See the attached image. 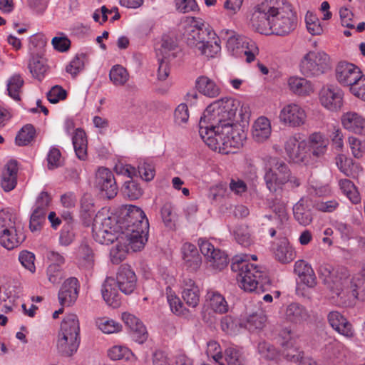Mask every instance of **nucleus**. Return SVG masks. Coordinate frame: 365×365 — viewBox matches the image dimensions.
I'll list each match as a JSON object with an SVG mask.
<instances>
[{
  "mask_svg": "<svg viewBox=\"0 0 365 365\" xmlns=\"http://www.w3.org/2000/svg\"><path fill=\"white\" fill-rule=\"evenodd\" d=\"M251 24L264 35L286 36L297 25V16L287 0H264L258 4L251 17Z\"/></svg>",
  "mask_w": 365,
  "mask_h": 365,
  "instance_id": "1",
  "label": "nucleus"
},
{
  "mask_svg": "<svg viewBox=\"0 0 365 365\" xmlns=\"http://www.w3.org/2000/svg\"><path fill=\"white\" fill-rule=\"evenodd\" d=\"M199 134L210 149L226 154L233 152L232 148H239L242 146L246 139V133L242 125H237L236 128L227 134L225 128L217 125L211 128L203 120L199 122Z\"/></svg>",
  "mask_w": 365,
  "mask_h": 365,
  "instance_id": "2",
  "label": "nucleus"
},
{
  "mask_svg": "<svg viewBox=\"0 0 365 365\" xmlns=\"http://www.w3.org/2000/svg\"><path fill=\"white\" fill-rule=\"evenodd\" d=\"M231 269L237 272L239 286L246 292L263 293L270 287V281L262 267L249 263L240 256L232 259Z\"/></svg>",
  "mask_w": 365,
  "mask_h": 365,
  "instance_id": "3",
  "label": "nucleus"
},
{
  "mask_svg": "<svg viewBox=\"0 0 365 365\" xmlns=\"http://www.w3.org/2000/svg\"><path fill=\"white\" fill-rule=\"evenodd\" d=\"M240 106V102L232 98H224L210 103L203 113L200 120L211 128L218 127L225 128L227 134L230 131L241 125L236 120V113Z\"/></svg>",
  "mask_w": 365,
  "mask_h": 365,
  "instance_id": "4",
  "label": "nucleus"
},
{
  "mask_svg": "<svg viewBox=\"0 0 365 365\" xmlns=\"http://www.w3.org/2000/svg\"><path fill=\"white\" fill-rule=\"evenodd\" d=\"M80 344V326L76 314H67L63 319L58 334L56 349L63 356H71Z\"/></svg>",
  "mask_w": 365,
  "mask_h": 365,
  "instance_id": "5",
  "label": "nucleus"
},
{
  "mask_svg": "<svg viewBox=\"0 0 365 365\" xmlns=\"http://www.w3.org/2000/svg\"><path fill=\"white\" fill-rule=\"evenodd\" d=\"M290 177L288 165L282 160L269 158L264 168V179L270 192H275L287 183Z\"/></svg>",
  "mask_w": 365,
  "mask_h": 365,
  "instance_id": "6",
  "label": "nucleus"
},
{
  "mask_svg": "<svg viewBox=\"0 0 365 365\" xmlns=\"http://www.w3.org/2000/svg\"><path fill=\"white\" fill-rule=\"evenodd\" d=\"M299 69L305 77H318L330 69L329 57L324 51H309L301 59Z\"/></svg>",
  "mask_w": 365,
  "mask_h": 365,
  "instance_id": "7",
  "label": "nucleus"
},
{
  "mask_svg": "<svg viewBox=\"0 0 365 365\" xmlns=\"http://www.w3.org/2000/svg\"><path fill=\"white\" fill-rule=\"evenodd\" d=\"M230 34L227 40V49L235 57L246 56V61L251 63L259 53L256 43L250 38L236 34L233 31H227Z\"/></svg>",
  "mask_w": 365,
  "mask_h": 365,
  "instance_id": "8",
  "label": "nucleus"
},
{
  "mask_svg": "<svg viewBox=\"0 0 365 365\" xmlns=\"http://www.w3.org/2000/svg\"><path fill=\"white\" fill-rule=\"evenodd\" d=\"M186 29V41L187 45L197 51L202 48L205 41L216 36L211 29L205 27L202 19L192 16H187L183 21Z\"/></svg>",
  "mask_w": 365,
  "mask_h": 365,
  "instance_id": "9",
  "label": "nucleus"
},
{
  "mask_svg": "<svg viewBox=\"0 0 365 365\" xmlns=\"http://www.w3.org/2000/svg\"><path fill=\"white\" fill-rule=\"evenodd\" d=\"M121 227V232L132 230H140L143 233L149 230L148 220L144 212L138 207L125 205L120 210L118 215Z\"/></svg>",
  "mask_w": 365,
  "mask_h": 365,
  "instance_id": "10",
  "label": "nucleus"
},
{
  "mask_svg": "<svg viewBox=\"0 0 365 365\" xmlns=\"http://www.w3.org/2000/svg\"><path fill=\"white\" fill-rule=\"evenodd\" d=\"M24 240L23 233H19L9 214L0 212V244L7 250L17 247Z\"/></svg>",
  "mask_w": 365,
  "mask_h": 365,
  "instance_id": "11",
  "label": "nucleus"
},
{
  "mask_svg": "<svg viewBox=\"0 0 365 365\" xmlns=\"http://www.w3.org/2000/svg\"><path fill=\"white\" fill-rule=\"evenodd\" d=\"M350 274L346 269V274H339L334 282L337 284V287H327L332 293L340 297L342 300L341 303L346 305L347 301L351 302L357 298V289L360 288V283H356V277L350 279Z\"/></svg>",
  "mask_w": 365,
  "mask_h": 365,
  "instance_id": "12",
  "label": "nucleus"
},
{
  "mask_svg": "<svg viewBox=\"0 0 365 365\" xmlns=\"http://www.w3.org/2000/svg\"><path fill=\"white\" fill-rule=\"evenodd\" d=\"M273 211V215H265L262 222V232L268 234L271 237H275L277 233H279V236L281 235L288 220L284 205H274Z\"/></svg>",
  "mask_w": 365,
  "mask_h": 365,
  "instance_id": "13",
  "label": "nucleus"
},
{
  "mask_svg": "<svg viewBox=\"0 0 365 365\" xmlns=\"http://www.w3.org/2000/svg\"><path fill=\"white\" fill-rule=\"evenodd\" d=\"M364 76L360 68L353 63L340 62L336 68L337 81L341 86L349 87L351 93L354 86L356 87Z\"/></svg>",
  "mask_w": 365,
  "mask_h": 365,
  "instance_id": "14",
  "label": "nucleus"
},
{
  "mask_svg": "<svg viewBox=\"0 0 365 365\" xmlns=\"http://www.w3.org/2000/svg\"><path fill=\"white\" fill-rule=\"evenodd\" d=\"M198 245L201 253L206 257L213 269L222 270L228 264V257L225 252L215 248L208 240L200 238Z\"/></svg>",
  "mask_w": 365,
  "mask_h": 365,
  "instance_id": "15",
  "label": "nucleus"
},
{
  "mask_svg": "<svg viewBox=\"0 0 365 365\" xmlns=\"http://www.w3.org/2000/svg\"><path fill=\"white\" fill-rule=\"evenodd\" d=\"M279 118L282 124L291 128H298L305 124L307 113L300 105L290 103L281 109Z\"/></svg>",
  "mask_w": 365,
  "mask_h": 365,
  "instance_id": "16",
  "label": "nucleus"
},
{
  "mask_svg": "<svg viewBox=\"0 0 365 365\" xmlns=\"http://www.w3.org/2000/svg\"><path fill=\"white\" fill-rule=\"evenodd\" d=\"M284 149L289 158L295 163L309 164L310 154L307 152L305 140L299 142L295 136H290L284 144Z\"/></svg>",
  "mask_w": 365,
  "mask_h": 365,
  "instance_id": "17",
  "label": "nucleus"
},
{
  "mask_svg": "<svg viewBox=\"0 0 365 365\" xmlns=\"http://www.w3.org/2000/svg\"><path fill=\"white\" fill-rule=\"evenodd\" d=\"M95 186L108 199L116 196L118 190L113 173L106 168H100L97 170Z\"/></svg>",
  "mask_w": 365,
  "mask_h": 365,
  "instance_id": "18",
  "label": "nucleus"
},
{
  "mask_svg": "<svg viewBox=\"0 0 365 365\" xmlns=\"http://www.w3.org/2000/svg\"><path fill=\"white\" fill-rule=\"evenodd\" d=\"M343 91L336 86H328L323 87L319 93V101L322 106L331 112H337L343 106Z\"/></svg>",
  "mask_w": 365,
  "mask_h": 365,
  "instance_id": "19",
  "label": "nucleus"
},
{
  "mask_svg": "<svg viewBox=\"0 0 365 365\" xmlns=\"http://www.w3.org/2000/svg\"><path fill=\"white\" fill-rule=\"evenodd\" d=\"M282 235L283 231L281 235H278L277 241L272 242V252L276 260L282 264H288L294 259L296 252L288 239L282 237Z\"/></svg>",
  "mask_w": 365,
  "mask_h": 365,
  "instance_id": "20",
  "label": "nucleus"
},
{
  "mask_svg": "<svg viewBox=\"0 0 365 365\" xmlns=\"http://www.w3.org/2000/svg\"><path fill=\"white\" fill-rule=\"evenodd\" d=\"M115 280L118 289L125 294H131L135 289L136 275L128 264H122L118 268Z\"/></svg>",
  "mask_w": 365,
  "mask_h": 365,
  "instance_id": "21",
  "label": "nucleus"
},
{
  "mask_svg": "<svg viewBox=\"0 0 365 365\" xmlns=\"http://www.w3.org/2000/svg\"><path fill=\"white\" fill-rule=\"evenodd\" d=\"M78 281L75 277L67 279L58 292V301L62 307H69L77 299L78 295Z\"/></svg>",
  "mask_w": 365,
  "mask_h": 365,
  "instance_id": "22",
  "label": "nucleus"
},
{
  "mask_svg": "<svg viewBox=\"0 0 365 365\" xmlns=\"http://www.w3.org/2000/svg\"><path fill=\"white\" fill-rule=\"evenodd\" d=\"M284 318L288 322L301 325L309 320L310 314L304 306L299 303L292 302L286 307Z\"/></svg>",
  "mask_w": 365,
  "mask_h": 365,
  "instance_id": "23",
  "label": "nucleus"
},
{
  "mask_svg": "<svg viewBox=\"0 0 365 365\" xmlns=\"http://www.w3.org/2000/svg\"><path fill=\"white\" fill-rule=\"evenodd\" d=\"M122 319L125 325L130 329L133 338L139 344H143L148 338V332L142 322L135 316L124 312Z\"/></svg>",
  "mask_w": 365,
  "mask_h": 365,
  "instance_id": "24",
  "label": "nucleus"
},
{
  "mask_svg": "<svg viewBox=\"0 0 365 365\" xmlns=\"http://www.w3.org/2000/svg\"><path fill=\"white\" fill-rule=\"evenodd\" d=\"M330 326L340 334L351 338L354 331L351 324L339 312H330L327 316Z\"/></svg>",
  "mask_w": 365,
  "mask_h": 365,
  "instance_id": "25",
  "label": "nucleus"
},
{
  "mask_svg": "<svg viewBox=\"0 0 365 365\" xmlns=\"http://www.w3.org/2000/svg\"><path fill=\"white\" fill-rule=\"evenodd\" d=\"M306 142L310 155L315 158L323 157L327 151L329 140L319 132L312 133Z\"/></svg>",
  "mask_w": 365,
  "mask_h": 365,
  "instance_id": "26",
  "label": "nucleus"
},
{
  "mask_svg": "<svg viewBox=\"0 0 365 365\" xmlns=\"http://www.w3.org/2000/svg\"><path fill=\"white\" fill-rule=\"evenodd\" d=\"M117 287L114 278L107 277L101 289L103 299L108 305L113 308L118 307L121 303L120 295L119 294Z\"/></svg>",
  "mask_w": 365,
  "mask_h": 365,
  "instance_id": "27",
  "label": "nucleus"
},
{
  "mask_svg": "<svg viewBox=\"0 0 365 365\" xmlns=\"http://www.w3.org/2000/svg\"><path fill=\"white\" fill-rule=\"evenodd\" d=\"M343 127L351 132L365 133V118L356 112H346L341 115Z\"/></svg>",
  "mask_w": 365,
  "mask_h": 365,
  "instance_id": "28",
  "label": "nucleus"
},
{
  "mask_svg": "<svg viewBox=\"0 0 365 365\" xmlns=\"http://www.w3.org/2000/svg\"><path fill=\"white\" fill-rule=\"evenodd\" d=\"M181 251L187 269L191 272L197 271L201 265V257L196 246L190 242H185Z\"/></svg>",
  "mask_w": 365,
  "mask_h": 365,
  "instance_id": "29",
  "label": "nucleus"
},
{
  "mask_svg": "<svg viewBox=\"0 0 365 365\" xmlns=\"http://www.w3.org/2000/svg\"><path fill=\"white\" fill-rule=\"evenodd\" d=\"M312 203L308 199L301 198L293 207L294 219L302 225H309L313 220Z\"/></svg>",
  "mask_w": 365,
  "mask_h": 365,
  "instance_id": "30",
  "label": "nucleus"
},
{
  "mask_svg": "<svg viewBox=\"0 0 365 365\" xmlns=\"http://www.w3.org/2000/svg\"><path fill=\"white\" fill-rule=\"evenodd\" d=\"M182 297L191 307L197 306L200 302V290L195 282L189 277H184L182 281Z\"/></svg>",
  "mask_w": 365,
  "mask_h": 365,
  "instance_id": "31",
  "label": "nucleus"
},
{
  "mask_svg": "<svg viewBox=\"0 0 365 365\" xmlns=\"http://www.w3.org/2000/svg\"><path fill=\"white\" fill-rule=\"evenodd\" d=\"M318 274L327 287H337L334 279L337 278L339 274H346V268L343 267L334 268L331 264H323L319 266Z\"/></svg>",
  "mask_w": 365,
  "mask_h": 365,
  "instance_id": "32",
  "label": "nucleus"
},
{
  "mask_svg": "<svg viewBox=\"0 0 365 365\" xmlns=\"http://www.w3.org/2000/svg\"><path fill=\"white\" fill-rule=\"evenodd\" d=\"M294 271L301 282L308 287L317 285V277L312 267L304 260H298L294 264Z\"/></svg>",
  "mask_w": 365,
  "mask_h": 365,
  "instance_id": "33",
  "label": "nucleus"
},
{
  "mask_svg": "<svg viewBox=\"0 0 365 365\" xmlns=\"http://www.w3.org/2000/svg\"><path fill=\"white\" fill-rule=\"evenodd\" d=\"M92 245V243L83 240L78 250L79 265L86 269H92L95 264L96 255Z\"/></svg>",
  "mask_w": 365,
  "mask_h": 365,
  "instance_id": "34",
  "label": "nucleus"
},
{
  "mask_svg": "<svg viewBox=\"0 0 365 365\" xmlns=\"http://www.w3.org/2000/svg\"><path fill=\"white\" fill-rule=\"evenodd\" d=\"M148 231L149 230H147L146 232L143 233L140 230H132L122 232L125 235L128 250L133 252L141 250L148 240Z\"/></svg>",
  "mask_w": 365,
  "mask_h": 365,
  "instance_id": "35",
  "label": "nucleus"
},
{
  "mask_svg": "<svg viewBox=\"0 0 365 365\" xmlns=\"http://www.w3.org/2000/svg\"><path fill=\"white\" fill-rule=\"evenodd\" d=\"M272 133L269 119L262 116L258 118L252 125V137L255 141L263 142L268 139Z\"/></svg>",
  "mask_w": 365,
  "mask_h": 365,
  "instance_id": "36",
  "label": "nucleus"
},
{
  "mask_svg": "<svg viewBox=\"0 0 365 365\" xmlns=\"http://www.w3.org/2000/svg\"><path fill=\"white\" fill-rule=\"evenodd\" d=\"M28 68L32 76L39 81L44 78L48 69L46 58L38 54L31 56Z\"/></svg>",
  "mask_w": 365,
  "mask_h": 365,
  "instance_id": "37",
  "label": "nucleus"
},
{
  "mask_svg": "<svg viewBox=\"0 0 365 365\" xmlns=\"http://www.w3.org/2000/svg\"><path fill=\"white\" fill-rule=\"evenodd\" d=\"M17 168L14 162H9L5 166L1 176V186L5 192H9L16 185Z\"/></svg>",
  "mask_w": 365,
  "mask_h": 365,
  "instance_id": "38",
  "label": "nucleus"
},
{
  "mask_svg": "<svg viewBox=\"0 0 365 365\" xmlns=\"http://www.w3.org/2000/svg\"><path fill=\"white\" fill-rule=\"evenodd\" d=\"M288 86L293 93L299 96H307L314 91L312 83L302 77H290L288 79Z\"/></svg>",
  "mask_w": 365,
  "mask_h": 365,
  "instance_id": "39",
  "label": "nucleus"
},
{
  "mask_svg": "<svg viewBox=\"0 0 365 365\" xmlns=\"http://www.w3.org/2000/svg\"><path fill=\"white\" fill-rule=\"evenodd\" d=\"M196 86L200 93L210 98H215L220 93V86L207 76L199 77L196 81Z\"/></svg>",
  "mask_w": 365,
  "mask_h": 365,
  "instance_id": "40",
  "label": "nucleus"
},
{
  "mask_svg": "<svg viewBox=\"0 0 365 365\" xmlns=\"http://www.w3.org/2000/svg\"><path fill=\"white\" fill-rule=\"evenodd\" d=\"M93 222L96 224H100V227H102V230H106L113 235H115L116 233L121 232L118 216L115 215L103 217V215L98 214L94 218Z\"/></svg>",
  "mask_w": 365,
  "mask_h": 365,
  "instance_id": "41",
  "label": "nucleus"
},
{
  "mask_svg": "<svg viewBox=\"0 0 365 365\" xmlns=\"http://www.w3.org/2000/svg\"><path fill=\"white\" fill-rule=\"evenodd\" d=\"M72 142L76 156L81 160L87 158V139L86 133L81 128L76 130Z\"/></svg>",
  "mask_w": 365,
  "mask_h": 365,
  "instance_id": "42",
  "label": "nucleus"
},
{
  "mask_svg": "<svg viewBox=\"0 0 365 365\" xmlns=\"http://www.w3.org/2000/svg\"><path fill=\"white\" fill-rule=\"evenodd\" d=\"M336 165L340 170L346 176L356 178L362 170L361 167L354 163L352 159L346 158L344 155H339L336 158Z\"/></svg>",
  "mask_w": 365,
  "mask_h": 365,
  "instance_id": "43",
  "label": "nucleus"
},
{
  "mask_svg": "<svg viewBox=\"0 0 365 365\" xmlns=\"http://www.w3.org/2000/svg\"><path fill=\"white\" fill-rule=\"evenodd\" d=\"M207 300L209 302L210 307L215 312L220 314L225 313L228 311V304L225 297L218 292L209 290L206 295Z\"/></svg>",
  "mask_w": 365,
  "mask_h": 365,
  "instance_id": "44",
  "label": "nucleus"
},
{
  "mask_svg": "<svg viewBox=\"0 0 365 365\" xmlns=\"http://www.w3.org/2000/svg\"><path fill=\"white\" fill-rule=\"evenodd\" d=\"M221 50L220 40L219 38L211 36V38L205 41L202 48H199V53L207 58L215 57Z\"/></svg>",
  "mask_w": 365,
  "mask_h": 365,
  "instance_id": "45",
  "label": "nucleus"
},
{
  "mask_svg": "<svg viewBox=\"0 0 365 365\" xmlns=\"http://www.w3.org/2000/svg\"><path fill=\"white\" fill-rule=\"evenodd\" d=\"M339 185L342 192L354 204L360 202L359 193L354 184L348 179H341Z\"/></svg>",
  "mask_w": 365,
  "mask_h": 365,
  "instance_id": "46",
  "label": "nucleus"
},
{
  "mask_svg": "<svg viewBox=\"0 0 365 365\" xmlns=\"http://www.w3.org/2000/svg\"><path fill=\"white\" fill-rule=\"evenodd\" d=\"M109 77L115 86H121L128 81L129 74L125 68L120 65H115L110 69Z\"/></svg>",
  "mask_w": 365,
  "mask_h": 365,
  "instance_id": "47",
  "label": "nucleus"
},
{
  "mask_svg": "<svg viewBox=\"0 0 365 365\" xmlns=\"http://www.w3.org/2000/svg\"><path fill=\"white\" fill-rule=\"evenodd\" d=\"M92 232L94 240L100 244L108 245L113 242L117 238L116 235L110 234V232L106 230H102L100 224H96L94 222L93 223Z\"/></svg>",
  "mask_w": 365,
  "mask_h": 365,
  "instance_id": "48",
  "label": "nucleus"
},
{
  "mask_svg": "<svg viewBox=\"0 0 365 365\" xmlns=\"http://www.w3.org/2000/svg\"><path fill=\"white\" fill-rule=\"evenodd\" d=\"M96 210L93 198L89 194H85L81 200L80 213L81 217L85 220H90L95 214Z\"/></svg>",
  "mask_w": 365,
  "mask_h": 365,
  "instance_id": "49",
  "label": "nucleus"
},
{
  "mask_svg": "<svg viewBox=\"0 0 365 365\" xmlns=\"http://www.w3.org/2000/svg\"><path fill=\"white\" fill-rule=\"evenodd\" d=\"M96 324L101 331L107 334L119 332L122 327L118 322L106 317L97 319Z\"/></svg>",
  "mask_w": 365,
  "mask_h": 365,
  "instance_id": "50",
  "label": "nucleus"
},
{
  "mask_svg": "<svg viewBox=\"0 0 365 365\" xmlns=\"http://www.w3.org/2000/svg\"><path fill=\"white\" fill-rule=\"evenodd\" d=\"M123 192L125 197L133 200H137L142 196L143 190L140 186L139 183L130 180L124 183L123 186Z\"/></svg>",
  "mask_w": 365,
  "mask_h": 365,
  "instance_id": "51",
  "label": "nucleus"
},
{
  "mask_svg": "<svg viewBox=\"0 0 365 365\" xmlns=\"http://www.w3.org/2000/svg\"><path fill=\"white\" fill-rule=\"evenodd\" d=\"M282 355L291 361H299V359H302V356L299 349L294 346L292 340H287L282 343Z\"/></svg>",
  "mask_w": 365,
  "mask_h": 365,
  "instance_id": "52",
  "label": "nucleus"
},
{
  "mask_svg": "<svg viewBox=\"0 0 365 365\" xmlns=\"http://www.w3.org/2000/svg\"><path fill=\"white\" fill-rule=\"evenodd\" d=\"M221 328L223 331L230 335L237 334L242 328V324L237 319L227 315L221 319Z\"/></svg>",
  "mask_w": 365,
  "mask_h": 365,
  "instance_id": "53",
  "label": "nucleus"
},
{
  "mask_svg": "<svg viewBox=\"0 0 365 365\" xmlns=\"http://www.w3.org/2000/svg\"><path fill=\"white\" fill-rule=\"evenodd\" d=\"M24 85V80L19 74H15L9 78L7 83L9 95L16 101H19V92Z\"/></svg>",
  "mask_w": 365,
  "mask_h": 365,
  "instance_id": "54",
  "label": "nucleus"
},
{
  "mask_svg": "<svg viewBox=\"0 0 365 365\" xmlns=\"http://www.w3.org/2000/svg\"><path fill=\"white\" fill-rule=\"evenodd\" d=\"M267 322V317L262 312H257L250 315L246 322L245 327L250 331H255L256 329H262Z\"/></svg>",
  "mask_w": 365,
  "mask_h": 365,
  "instance_id": "55",
  "label": "nucleus"
},
{
  "mask_svg": "<svg viewBox=\"0 0 365 365\" xmlns=\"http://www.w3.org/2000/svg\"><path fill=\"white\" fill-rule=\"evenodd\" d=\"M108 356L112 360H129L133 356L130 349L123 346H113L108 350Z\"/></svg>",
  "mask_w": 365,
  "mask_h": 365,
  "instance_id": "56",
  "label": "nucleus"
},
{
  "mask_svg": "<svg viewBox=\"0 0 365 365\" xmlns=\"http://www.w3.org/2000/svg\"><path fill=\"white\" fill-rule=\"evenodd\" d=\"M35 130L33 125H26L21 128L16 137L15 141L19 146L28 145L34 137Z\"/></svg>",
  "mask_w": 365,
  "mask_h": 365,
  "instance_id": "57",
  "label": "nucleus"
},
{
  "mask_svg": "<svg viewBox=\"0 0 365 365\" xmlns=\"http://www.w3.org/2000/svg\"><path fill=\"white\" fill-rule=\"evenodd\" d=\"M236 241L243 247H249L252 243L250 232L247 226L240 225L234 231Z\"/></svg>",
  "mask_w": 365,
  "mask_h": 365,
  "instance_id": "58",
  "label": "nucleus"
},
{
  "mask_svg": "<svg viewBox=\"0 0 365 365\" xmlns=\"http://www.w3.org/2000/svg\"><path fill=\"white\" fill-rule=\"evenodd\" d=\"M46 212L34 209L29 222V228L31 232L41 230L43 223L46 222Z\"/></svg>",
  "mask_w": 365,
  "mask_h": 365,
  "instance_id": "59",
  "label": "nucleus"
},
{
  "mask_svg": "<svg viewBox=\"0 0 365 365\" xmlns=\"http://www.w3.org/2000/svg\"><path fill=\"white\" fill-rule=\"evenodd\" d=\"M305 21L307 31L312 35H321L323 33V28L321 26L319 19L312 13H307Z\"/></svg>",
  "mask_w": 365,
  "mask_h": 365,
  "instance_id": "60",
  "label": "nucleus"
},
{
  "mask_svg": "<svg viewBox=\"0 0 365 365\" xmlns=\"http://www.w3.org/2000/svg\"><path fill=\"white\" fill-rule=\"evenodd\" d=\"M84 55L76 56L66 66V71L75 78L84 68Z\"/></svg>",
  "mask_w": 365,
  "mask_h": 365,
  "instance_id": "61",
  "label": "nucleus"
},
{
  "mask_svg": "<svg viewBox=\"0 0 365 365\" xmlns=\"http://www.w3.org/2000/svg\"><path fill=\"white\" fill-rule=\"evenodd\" d=\"M47 277L52 284H58L65 277L63 270L59 264L51 263L47 268Z\"/></svg>",
  "mask_w": 365,
  "mask_h": 365,
  "instance_id": "62",
  "label": "nucleus"
},
{
  "mask_svg": "<svg viewBox=\"0 0 365 365\" xmlns=\"http://www.w3.org/2000/svg\"><path fill=\"white\" fill-rule=\"evenodd\" d=\"M74 238L75 233L73 225L70 222H68L61 231L59 237L60 243L62 245L68 246L74 240Z\"/></svg>",
  "mask_w": 365,
  "mask_h": 365,
  "instance_id": "63",
  "label": "nucleus"
},
{
  "mask_svg": "<svg viewBox=\"0 0 365 365\" xmlns=\"http://www.w3.org/2000/svg\"><path fill=\"white\" fill-rule=\"evenodd\" d=\"M48 168L53 170L62 165L63 159L59 149L52 148L47 155Z\"/></svg>",
  "mask_w": 365,
  "mask_h": 365,
  "instance_id": "64",
  "label": "nucleus"
}]
</instances>
